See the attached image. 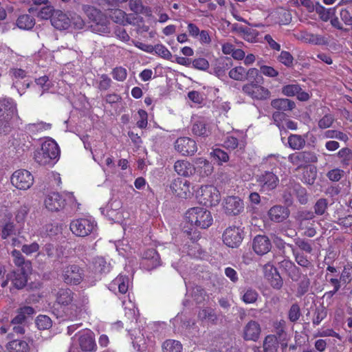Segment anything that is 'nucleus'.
Instances as JSON below:
<instances>
[{
	"mask_svg": "<svg viewBox=\"0 0 352 352\" xmlns=\"http://www.w3.org/2000/svg\"><path fill=\"white\" fill-rule=\"evenodd\" d=\"M174 170L177 175L184 177H189L195 173L194 165L186 160L176 161L174 164Z\"/></svg>",
	"mask_w": 352,
	"mask_h": 352,
	"instance_id": "obj_24",
	"label": "nucleus"
},
{
	"mask_svg": "<svg viewBox=\"0 0 352 352\" xmlns=\"http://www.w3.org/2000/svg\"><path fill=\"white\" fill-rule=\"evenodd\" d=\"M294 242L296 245L301 250H303L307 253H311L312 252V247L309 241L300 238H297L294 240Z\"/></svg>",
	"mask_w": 352,
	"mask_h": 352,
	"instance_id": "obj_63",
	"label": "nucleus"
},
{
	"mask_svg": "<svg viewBox=\"0 0 352 352\" xmlns=\"http://www.w3.org/2000/svg\"><path fill=\"white\" fill-rule=\"evenodd\" d=\"M327 208V201L325 199H320L314 206L315 213L318 215L323 214Z\"/></svg>",
	"mask_w": 352,
	"mask_h": 352,
	"instance_id": "obj_64",
	"label": "nucleus"
},
{
	"mask_svg": "<svg viewBox=\"0 0 352 352\" xmlns=\"http://www.w3.org/2000/svg\"><path fill=\"white\" fill-rule=\"evenodd\" d=\"M44 204L45 208L50 211H58L63 208L65 199L58 192H50L47 195Z\"/></svg>",
	"mask_w": 352,
	"mask_h": 352,
	"instance_id": "obj_20",
	"label": "nucleus"
},
{
	"mask_svg": "<svg viewBox=\"0 0 352 352\" xmlns=\"http://www.w3.org/2000/svg\"><path fill=\"white\" fill-rule=\"evenodd\" d=\"M271 105L279 111H289L295 107V103L289 99L279 98L273 100Z\"/></svg>",
	"mask_w": 352,
	"mask_h": 352,
	"instance_id": "obj_34",
	"label": "nucleus"
},
{
	"mask_svg": "<svg viewBox=\"0 0 352 352\" xmlns=\"http://www.w3.org/2000/svg\"><path fill=\"white\" fill-rule=\"evenodd\" d=\"M309 153L305 152L294 153L289 155V161L298 168L303 166L308 162Z\"/></svg>",
	"mask_w": 352,
	"mask_h": 352,
	"instance_id": "obj_33",
	"label": "nucleus"
},
{
	"mask_svg": "<svg viewBox=\"0 0 352 352\" xmlns=\"http://www.w3.org/2000/svg\"><path fill=\"white\" fill-rule=\"evenodd\" d=\"M298 38L302 41L311 45H324L327 43V39L324 36L307 31L300 32Z\"/></svg>",
	"mask_w": 352,
	"mask_h": 352,
	"instance_id": "obj_28",
	"label": "nucleus"
},
{
	"mask_svg": "<svg viewBox=\"0 0 352 352\" xmlns=\"http://www.w3.org/2000/svg\"><path fill=\"white\" fill-rule=\"evenodd\" d=\"M163 352H182V344L175 340H168L162 344Z\"/></svg>",
	"mask_w": 352,
	"mask_h": 352,
	"instance_id": "obj_42",
	"label": "nucleus"
},
{
	"mask_svg": "<svg viewBox=\"0 0 352 352\" xmlns=\"http://www.w3.org/2000/svg\"><path fill=\"white\" fill-rule=\"evenodd\" d=\"M289 146L294 150L302 148L305 144V139L299 135H291L288 138Z\"/></svg>",
	"mask_w": 352,
	"mask_h": 352,
	"instance_id": "obj_46",
	"label": "nucleus"
},
{
	"mask_svg": "<svg viewBox=\"0 0 352 352\" xmlns=\"http://www.w3.org/2000/svg\"><path fill=\"white\" fill-rule=\"evenodd\" d=\"M113 78L118 81H124L127 76L126 69L122 67H118L113 69L111 72Z\"/></svg>",
	"mask_w": 352,
	"mask_h": 352,
	"instance_id": "obj_59",
	"label": "nucleus"
},
{
	"mask_svg": "<svg viewBox=\"0 0 352 352\" xmlns=\"http://www.w3.org/2000/svg\"><path fill=\"white\" fill-rule=\"evenodd\" d=\"M186 219L192 226L201 229L209 228L213 221L210 212L201 207H194L188 210Z\"/></svg>",
	"mask_w": 352,
	"mask_h": 352,
	"instance_id": "obj_2",
	"label": "nucleus"
},
{
	"mask_svg": "<svg viewBox=\"0 0 352 352\" xmlns=\"http://www.w3.org/2000/svg\"><path fill=\"white\" fill-rule=\"evenodd\" d=\"M223 208L227 214L236 215L243 210V202L238 197L230 196L225 199Z\"/></svg>",
	"mask_w": 352,
	"mask_h": 352,
	"instance_id": "obj_18",
	"label": "nucleus"
},
{
	"mask_svg": "<svg viewBox=\"0 0 352 352\" xmlns=\"http://www.w3.org/2000/svg\"><path fill=\"white\" fill-rule=\"evenodd\" d=\"M16 113V104L12 99L0 98V133H6L9 131L10 121Z\"/></svg>",
	"mask_w": 352,
	"mask_h": 352,
	"instance_id": "obj_3",
	"label": "nucleus"
},
{
	"mask_svg": "<svg viewBox=\"0 0 352 352\" xmlns=\"http://www.w3.org/2000/svg\"><path fill=\"white\" fill-rule=\"evenodd\" d=\"M137 126L140 129H145L148 124V114L146 111L140 109L138 111Z\"/></svg>",
	"mask_w": 352,
	"mask_h": 352,
	"instance_id": "obj_58",
	"label": "nucleus"
},
{
	"mask_svg": "<svg viewBox=\"0 0 352 352\" xmlns=\"http://www.w3.org/2000/svg\"><path fill=\"white\" fill-rule=\"evenodd\" d=\"M296 195L302 204H305L307 201V196L305 188H302L299 184L290 182L287 186L284 192V198L286 202L291 203L293 197Z\"/></svg>",
	"mask_w": 352,
	"mask_h": 352,
	"instance_id": "obj_11",
	"label": "nucleus"
},
{
	"mask_svg": "<svg viewBox=\"0 0 352 352\" xmlns=\"http://www.w3.org/2000/svg\"><path fill=\"white\" fill-rule=\"evenodd\" d=\"M324 137L329 139H337L344 142H346L349 139L346 133L335 129L326 131Z\"/></svg>",
	"mask_w": 352,
	"mask_h": 352,
	"instance_id": "obj_43",
	"label": "nucleus"
},
{
	"mask_svg": "<svg viewBox=\"0 0 352 352\" xmlns=\"http://www.w3.org/2000/svg\"><path fill=\"white\" fill-rule=\"evenodd\" d=\"M300 91V87L296 84L285 85L282 89V93L289 97L296 96Z\"/></svg>",
	"mask_w": 352,
	"mask_h": 352,
	"instance_id": "obj_56",
	"label": "nucleus"
},
{
	"mask_svg": "<svg viewBox=\"0 0 352 352\" xmlns=\"http://www.w3.org/2000/svg\"><path fill=\"white\" fill-rule=\"evenodd\" d=\"M195 196L199 204L208 207L217 205L221 200L219 190L212 185L201 186L196 190Z\"/></svg>",
	"mask_w": 352,
	"mask_h": 352,
	"instance_id": "obj_4",
	"label": "nucleus"
},
{
	"mask_svg": "<svg viewBox=\"0 0 352 352\" xmlns=\"http://www.w3.org/2000/svg\"><path fill=\"white\" fill-rule=\"evenodd\" d=\"M242 91L252 99L256 100H265L269 99L271 96V93L268 89L255 82L244 85Z\"/></svg>",
	"mask_w": 352,
	"mask_h": 352,
	"instance_id": "obj_10",
	"label": "nucleus"
},
{
	"mask_svg": "<svg viewBox=\"0 0 352 352\" xmlns=\"http://www.w3.org/2000/svg\"><path fill=\"white\" fill-rule=\"evenodd\" d=\"M142 265L144 268L151 270L160 265V256L154 249H148L144 252L142 256Z\"/></svg>",
	"mask_w": 352,
	"mask_h": 352,
	"instance_id": "obj_21",
	"label": "nucleus"
},
{
	"mask_svg": "<svg viewBox=\"0 0 352 352\" xmlns=\"http://www.w3.org/2000/svg\"><path fill=\"white\" fill-rule=\"evenodd\" d=\"M287 245L292 249L295 260L299 265L307 268L311 266V262L305 256L296 251L292 245L288 244Z\"/></svg>",
	"mask_w": 352,
	"mask_h": 352,
	"instance_id": "obj_49",
	"label": "nucleus"
},
{
	"mask_svg": "<svg viewBox=\"0 0 352 352\" xmlns=\"http://www.w3.org/2000/svg\"><path fill=\"white\" fill-rule=\"evenodd\" d=\"M289 215V210L282 206H274L268 211V216L270 220L276 223L283 221Z\"/></svg>",
	"mask_w": 352,
	"mask_h": 352,
	"instance_id": "obj_27",
	"label": "nucleus"
},
{
	"mask_svg": "<svg viewBox=\"0 0 352 352\" xmlns=\"http://www.w3.org/2000/svg\"><path fill=\"white\" fill-rule=\"evenodd\" d=\"M278 347V342L274 335H268L263 341V349L265 352H276Z\"/></svg>",
	"mask_w": 352,
	"mask_h": 352,
	"instance_id": "obj_39",
	"label": "nucleus"
},
{
	"mask_svg": "<svg viewBox=\"0 0 352 352\" xmlns=\"http://www.w3.org/2000/svg\"><path fill=\"white\" fill-rule=\"evenodd\" d=\"M110 18L116 23L125 25L133 23L132 19H135L133 14H126L120 9H112L109 13Z\"/></svg>",
	"mask_w": 352,
	"mask_h": 352,
	"instance_id": "obj_26",
	"label": "nucleus"
},
{
	"mask_svg": "<svg viewBox=\"0 0 352 352\" xmlns=\"http://www.w3.org/2000/svg\"><path fill=\"white\" fill-rule=\"evenodd\" d=\"M51 23L56 29L63 30L70 26L71 20L66 14L62 11L56 10L54 12Z\"/></svg>",
	"mask_w": 352,
	"mask_h": 352,
	"instance_id": "obj_22",
	"label": "nucleus"
},
{
	"mask_svg": "<svg viewBox=\"0 0 352 352\" xmlns=\"http://www.w3.org/2000/svg\"><path fill=\"white\" fill-rule=\"evenodd\" d=\"M195 166L194 168L195 172L201 177H205L210 175L213 172L212 164L207 160L203 157L197 158L195 161Z\"/></svg>",
	"mask_w": 352,
	"mask_h": 352,
	"instance_id": "obj_25",
	"label": "nucleus"
},
{
	"mask_svg": "<svg viewBox=\"0 0 352 352\" xmlns=\"http://www.w3.org/2000/svg\"><path fill=\"white\" fill-rule=\"evenodd\" d=\"M170 188L176 197L181 199H189L193 195L191 183L179 177L173 180L170 185Z\"/></svg>",
	"mask_w": 352,
	"mask_h": 352,
	"instance_id": "obj_9",
	"label": "nucleus"
},
{
	"mask_svg": "<svg viewBox=\"0 0 352 352\" xmlns=\"http://www.w3.org/2000/svg\"><path fill=\"white\" fill-rule=\"evenodd\" d=\"M74 300V293L69 289H60L57 294V301L59 304L67 305Z\"/></svg>",
	"mask_w": 352,
	"mask_h": 352,
	"instance_id": "obj_38",
	"label": "nucleus"
},
{
	"mask_svg": "<svg viewBox=\"0 0 352 352\" xmlns=\"http://www.w3.org/2000/svg\"><path fill=\"white\" fill-rule=\"evenodd\" d=\"M62 277L67 284L78 285L82 279V270L76 265H67L63 270Z\"/></svg>",
	"mask_w": 352,
	"mask_h": 352,
	"instance_id": "obj_16",
	"label": "nucleus"
},
{
	"mask_svg": "<svg viewBox=\"0 0 352 352\" xmlns=\"http://www.w3.org/2000/svg\"><path fill=\"white\" fill-rule=\"evenodd\" d=\"M10 280L13 286L19 289H22L27 283V276L22 269L14 271L7 275V279L3 280L1 283L2 287H5L8 285V280Z\"/></svg>",
	"mask_w": 352,
	"mask_h": 352,
	"instance_id": "obj_19",
	"label": "nucleus"
},
{
	"mask_svg": "<svg viewBox=\"0 0 352 352\" xmlns=\"http://www.w3.org/2000/svg\"><path fill=\"white\" fill-rule=\"evenodd\" d=\"M241 300L245 304H253L256 302L259 294L252 287H245L241 292Z\"/></svg>",
	"mask_w": 352,
	"mask_h": 352,
	"instance_id": "obj_32",
	"label": "nucleus"
},
{
	"mask_svg": "<svg viewBox=\"0 0 352 352\" xmlns=\"http://www.w3.org/2000/svg\"><path fill=\"white\" fill-rule=\"evenodd\" d=\"M261 333V324L257 321L251 320L243 327L241 336L245 341L256 342Z\"/></svg>",
	"mask_w": 352,
	"mask_h": 352,
	"instance_id": "obj_15",
	"label": "nucleus"
},
{
	"mask_svg": "<svg viewBox=\"0 0 352 352\" xmlns=\"http://www.w3.org/2000/svg\"><path fill=\"white\" fill-rule=\"evenodd\" d=\"M16 25L21 30H30L35 25V20L28 14H23L16 20Z\"/></svg>",
	"mask_w": 352,
	"mask_h": 352,
	"instance_id": "obj_37",
	"label": "nucleus"
},
{
	"mask_svg": "<svg viewBox=\"0 0 352 352\" xmlns=\"http://www.w3.org/2000/svg\"><path fill=\"white\" fill-rule=\"evenodd\" d=\"M314 217V214L310 211H300L298 213L297 219L299 221L300 228H306V224L309 223L310 220Z\"/></svg>",
	"mask_w": 352,
	"mask_h": 352,
	"instance_id": "obj_48",
	"label": "nucleus"
},
{
	"mask_svg": "<svg viewBox=\"0 0 352 352\" xmlns=\"http://www.w3.org/2000/svg\"><path fill=\"white\" fill-rule=\"evenodd\" d=\"M243 236L242 230L236 226L226 229L223 234V243L230 248H237L242 242Z\"/></svg>",
	"mask_w": 352,
	"mask_h": 352,
	"instance_id": "obj_13",
	"label": "nucleus"
},
{
	"mask_svg": "<svg viewBox=\"0 0 352 352\" xmlns=\"http://www.w3.org/2000/svg\"><path fill=\"white\" fill-rule=\"evenodd\" d=\"M271 243L266 236L258 235L253 240L252 248L259 255L267 254L271 250Z\"/></svg>",
	"mask_w": 352,
	"mask_h": 352,
	"instance_id": "obj_23",
	"label": "nucleus"
},
{
	"mask_svg": "<svg viewBox=\"0 0 352 352\" xmlns=\"http://www.w3.org/2000/svg\"><path fill=\"white\" fill-rule=\"evenodd\" d=\"M335 121V118L332 114H325L318 120V127L321 129H325L332 126Z\"/></svg>",
	"mask_w": 352,
	"mask_h": 352,
	"instance_id": "obj_55",
	"label": "nucleus"
},
{
	"mask_svg": "<svg viewBox=\"0 0 352 352\" xmlns=\"http://www.w3.org/2000/svg\"><path fill=\"white\" fill-rule=\"evenodd\" d=\"M28 72L25 69L12 67L9 70V76L13 80V86L17 87V82L21 79H24L28 76Z\"/></svg>",
	"mask_w": 352,
	"mask_h": 352,
	"instance_id": "obj_40",
	"label": "nucleus"
},
{
	"mask_svg": "<svg viewBox=\"0 0 352 352\" xmlns=\"http://www.w3.org/2000/svg\"><path fill=\"white\" fill-rule=\"evenodd\" d=\"M7 349L10 352H28L30 347L26 341L14 340L8 344Z\"/></svg>",
	"mask_w": 352,
	"mask_h": 352,
	"instance_id": "obj_35",
	"label": "nucleus"
},
{
	"mask_svg": "<svg viewBox=\"0 0 352 352\" xmlns=\"http://www.w3.org/2000/svg\"><path fill=\"white\" fill-rule=\"evenodd\" d=\"M229 76L235 80H244L247 78L246 69L242 66L236 67L229 72Z\"/></svg>",
	"mask_w": 352,
	"mask_h": 352,
	"instance_id": "obj_47",
	"label": "nucleus"
},
{
	"mask_svg": "<svg viewBox=\"0 0 352 352\" xmlns=\"http://www.w3.org/2000/svg\"><path fill=\"white\" fill-rule=\"evenodd\" d=\"M121 204L118 201H113L109 203L107 207L100 208L101 212L107 216L109 219L114 222L119 221L120 212L118 210L120 208Z\"/></svg>",
	"mask_w": 352,
	"mask_h": 352,
	"instance_id": "obj_29",
	"label": "nucleus"
},
{
	"mask_svg": "<svg viewBox=\"0 0 352 352\" xmlns=\"http://www.w3.org/2000/svg\"><path fill=\"white\" fill-rule=\"evenodd\" d=\"M111 79L107 74H102L97 80V87L100 91H106L111 87Z\"/></svg>",
	"mask_w": 352,
	"mask_h": 352,
	"instance_id": "obj_54",
	"label": "nucleus"
},
{
	"mask_svg": "<svg viewBox=\"0 0 352 352\" xmlns=\"http://www.w3.org/2000/svg\"><path fill=\"white\" fill-rule=\"evenodd\" d=\"M123 305L125 309V316L131 322L133 320L136 321L138 310L135 309L134 304L131 300L128 303L126 301H123Z\"/></svg>",
	"mask_w": 352,
	"mask_h": 352,
	"instance_id": "obj_50",
	"label": "nucleus"
},
{
	"mask_svg": "<svg viewBox=\"0 0 352 352\" xmlns=\"http://www.w3.org/2000/svg\"><path fill=\"white\" fill-rule=\"evenodd\" d=\"M352 280V266L346 265L344 267L340 276V280L349 283Z\"/></svg>",
	"mask_w": 352,
	"mask_h": 352,
	"instance_id": "obj_62",
	"label": "nucleus"
},
{
	"mask_svg": "<svg viewBox=\"0 0 352 352\" xmlns=\"http://www.w3.org/2000/svg\"><path fill=\"white\" fill-rule=\"evenodd\" d=\"M36 324L39 329H48L52 327V322L50 317L45 315H39L36 320Z\"/></svg>",
	"mask_w": 352,
	"mask_h": 352,
	"instance_id": "obj_53",
	"label": "nucleus"
},
{
	"mask_svg": "<svg viewBox=\"0 0 352 352\" xmlns=\"http://www.w3.org/2000/svg\"><path fill=\"white\" fill-rule=\"evenodd\" d=\"M59 156L58 145L54 140L49 138L42 143L41 150L35 153L34 158L41 165H54Z\"/></svg>",
	"mask_w": 352,
	"mask_h": 352,
	"instance_id": "obj_1",
	"label": "nucleus"
},
{
	"mask_svg": "<svg viewBox=\"0 0 352 352\" xmlns=\"http://www.w3.org/2000/svg\"><path fill=\"white\" fill-rule=\"evenodd\" d=\"M86 12L89 19L92 21L91 28L94 32L98 34L109 32V21L101 11L94 7H88Z\"/></svg>",
	"mask_w": 352,
	"mask_h": 352,
	"instance_id": "obj_6",
	"label": "nucleus"
},
{
	"mask_svg": "<svg viewBox=\"0 0 352 352\" xmlns=\"http://www.w3.org/2000/svg\"><path fill=\"white\" fill-rule=\"evenodd\" d=\"M93 268L96 273H107L110 271L111 265L102 257H97L93 261Z\"/></svg>",
	"mask_w": 352,
	"mask_h": 352,
	"instance_id": "obj_36",
	"label": "nucleus"
},
{
	"mask_svg": "<svg viewBox=\"0 0 352 352\" xmlns=\"http://www.w3.org/2000/svg\"><path fill=\"white\" fill-rule=\"evenodd\" d=\"M212 126L211 123L204 118L195 119L192 124V132L199 137H208L212 133Z\"/></svg>",
	"mask_w": 352,
	"mask_h": 352,
	"instance_id": "obj_17",
	"label": "nucleus"
},
{
	"mask_svg": "<svg viewBox=\"0 0 352 352\" xmlns=\"http://www.w3.org/2000/svg\"><path fill=\"white\" fill-rule=\"evenodd\" d=\"M278 58L281 63L287 67L292 65L294 58L289 52L282 51Z\"/></svg>",
	"mask_w": 352,
	"mask_h": 352,
	"instance_id": "obj_60",
	"label": "nucleus"
},
{
	"mask_svg": "<svg viewBox=\"0 0 352 352\" xmlns=\"http://www.w3.org/2000/svg\"><path fill=\"white\" fill-rule=\"evenodd\" d=\"M317 177V169L316 167L309 166H307L302 175V180L303 182L311 185L314 183Z\"/></svg>",
	"mask_w": 352,
	"mask_h": 352,
	"instance_id": "obj_41",
	"label": "nucleus"
},
{
	"mask_svg": "<svg viewBox=\"0 0 352 352\" xmlns=\"http://www.w3.org/2000/svg\"><path fill=\"white\" fill-rule=\"evenodd\" d=\"M51 128V124L43 122L30 123L26 125L25 129L30 133H36L48 130Z\"/></svg>",
	"mask_w": 352,
	"mask_h": 352,
	"instance_id": "obj_45",
	"label": "nucleus"
},
{
	"mask_svg": "<svg viewBox=\"0 0 352 352\" xmlns=\"http://www.w3.org/2000/svg\"><path fill=\"white\" fill-rule=\"evenodd\" d=\"M327 313L325 307L323 306H319L316 307L312 319L313 324L315 325H318L322 322V320L327 317Z\"/></svg>",
	"mask_w": 352,
	"mask_h": 352,
	"instance_id": "obj_52",
	"label": "nucleus"
},
{
	"mask_svg": "<svg viewBox=\"0 0 352 352\" xmlns=\"http://www.w3.org/2000/svg\"><path fill=\"white\" fill-rule=\"evenodd\" d=\"M197 317L201 322H206L210 324H216L219 320V317L215 311L210 307L200 309L198 312Z\"/></svg>",
	"mask_w": 352,
	"mask_h": 352,
	"instance_id": "obj_30",
	"label": "nucleus"
},
{
	"mask_svg": "<svg viewBox=\"0 0 352 352\" xmlns=\"http://www.w3.org/2000/svg\"><path fill=\"white\" fill-rule=\"evenodd\" d=\"M152 53H155L159 56L166 60H169L172 57L170 52L162 44H157L154 46L153 45Z\"/></svg>",
	"mask_w": 352,
	"mask_h": 352,
	"instance_id": "obj_51",
	"label": "nucleus"
},
{
	"mask_svg": "<svg viewBox=\"0 0 352 352\" xmlns=\"http://www.w3.org/2000/svg\"><path fill=\"white\" fill-rule=\"evenodd\" d=\"M73 340H77L82 351L96 352L97 350L94 333L89 329L80 331L74 336Z\"/></svg>",
	"mask_w": 352,
	"mask_h": 352,
	"instance_id": "obj_7",
	"label": "nucleus"
},
{
	"mask_svg": "<svg viewBox=\"0 0 352 352\" xmlns=\"http://www.w3.org/2000/svg\"><path fill=\"white\" fill-rule=\"evenodd\" d=\"M336 156L340 158L342 166H346L352 160V151L349 148H342L337 153Z\"/></svg>",
	"mask_w": 352,
	"mask_h": 352,
	"instance_id": "obj_44",
	"label": "nucleus"
},
{
	"mask_svg": "<svg viewBox=\"0 0 352 352\" xmlns=\"http://www.w3.org/2000/svg\"><path fill=\"white\" fill-rule=\"evenodd\" d=\"M210 155L221 163L227 162L229 160L228 153L220 148H214L210 153Z\"/></svg>",
	"mask_w": 352,
	"mask_h": 352,
	"instance_id": "obj_57",
	"label": "nucleus"
},
{
	"mask_svg": "<svg viewBox=\"0 0 352 352\" xmlns=\"http://www.w3.org/2000/svg\"><path fill=\"white\" fill-rule=\"evenodd\" d=\"M44 251L51 258H59L62 254V251L59 250L52 244H46L44 247Z\"/></svg>",
	"mask_w": 352,
	"mask_h": 352,
	"instance_id": "obj_61",
	"label": "nucleus"
},
{
	"mask_svg": "<svg viewBox=\"0 0 352 352\" xmlns=\"http://www.w3.org/2000/svg\"><path fill=\"white\" fill-rule=\"evenodd\" d=\"M110 285L113 289L118 287L121 294H126L129 287V278L126 276L120 275L112 281Z\"/></svg>",
	"mask_w": 352,
	"mask_h": 352,
	"instance_id": "obj_31",
	"label": "nucleus"
},
{
	"mask_svg": "<svg viewBox=\"0 0 352 352\" xmlns=\"http://www.w3.org/2000/svg\"><path fill=\"white\" fill-rule=\"evenodd\" d=\"M10 181L17 189L26 190L33 185L34 177L28 170L19 169L12 173Z\"/></svg>",
	"mask_w": 352,
	"mask_h": 352,
	"instance_id": "obj_8",
	"label": "nucleus"
},
{
	"mask_svg": "<svg viewBox=\"0 0 352 352\" xmlns=\"http://www.w3.org/2000/svg\"><path fill=\"white\" fill-rule=\"evenodd\" d=\"M256 182L263 192L272 190L279 183L278 177L271 171H265L256 175Z\"/></svg>",
	"mask_w": 352,
	"mask_h": 352,
	"instance_id": "obj_14",
	"label": "nucleus"
},
{
	"mask_svg": "<svg viewBox=\"0 0 352 352\" xmlns=\"http://www.w3.org/2000/svg\"><path fill=\"white\" fill-rule=\"evenodd\" d=\"M175 150L184 156L193 155L197 151L196 142L188 137H180L174 144Z\"/></svg>",
	"mask_w": 352,
	"mask_h": 352,
	"instance_id": "obj_12",
	"label": "nucleus"
},
{
	"mask_svg": "<svg viewBox=\"0 0 352 352\" xmlns=\"http://www.w3.org/2000/svg\"><path fill=\"white\" fill-rule=\"evenodd\" d=\"M96 228V222L91 217L74 219L70 223V230L72 233L80 237H85L94 233Z\"/></svg>",
	"mask_w": 352,
	"mask_h": 352,
	"instance_id": "obj_5",
	"label": "nucleus"
}]
</instances>
